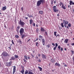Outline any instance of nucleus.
<instances>
[{
  "instance_id": "nucleus-1",
  "label": "nucleus",
  "mask_w": 74,
  "mask_h": 74,
  "mask_svg": "<svg viewBox=\"0 0 74 74\" xmlns=\"http://www.w3.org/2000/svg\"><path fill=\"white\" fill-rule=\"evenodd\" d=\"M45 0H39L37 2V6H40L41 4V3L43 4L44 3H45Z\"/></svg>"
},
{
  "instance_id": "nucleus-2",
  "label": "nucleus",
  "mask_w": 74,
  "mask_h": 74,
  "mask_svg": "<svg viewBox=\"0 0 74 74\" xmlns=\"http://www.w3.org/2000/svg\"><path fill=\"white\" fill-rule=\"evenodd\" d=\"M12 65V61H10L9 62H6L5 66L7 67H10Z\"/></svg>"
},
{
  "instance_id": "nucleus-3",
  "label": "nucleus",
  "mask_w": 74,
  "mask_h": 74,
  "mask_svg": "<svg viewBox=\"0 0 74 74\" xmlns=\"http://www.w3.org/2000/svg\"><path fill=\"white\" fill-rule=\"evenodd\" d=\"M18 24L20 25L21 26H23L25 25V23L24 22L22 21V20H20L18 22Z\"/></svg>"
},
{
  "instance_id": "nucleus-4",
  "label": "nucleus",
  "mask_w": 74,
  "mask_h": 74,
  "mask_svg": "<svg viewBox=\"0 0 74 74\" xmlns=\"http://www.w3.org/2000/svg\"><path fill=\"white\" fill-rule=\"evenodd\" d=\"M63 22L64 24V26H65V27L66 28V25L69 23V22L67 21L64 20H63Z\"/></svg>"
},
{
  "instance_id": "nucleus-5",
  "label": "nucleus",
  "mask_w": 74,
  "mask_h": 74,
  "mask_svg": "<svg viewBox=\"0 0 74 74\" xmlns=\"http://www.w3.org/2000/svg\"><path fill=\"white\" fill-rule=\"evenodd\" d=\"M53 8L54 12H56L59 11V10L56 9V6H54L53 7Z\"/></svg>"
},
{
  "instance_id": "nucleus-6",
  "label": "nucleus",
  "mask_w": 74,
  "mask_h": 74,
  "mask_svg": "<svg viewBox=\"0 0 74 74\" xmlns=\"http://www.w3.org/2000/svg\"><path fill=\"white\" fill-rule=\"evenodd\" d=\"M24 32V29L23 28H21L20 30V33L21 35H22L23 34V33Z\"/></svg>"
},
{
  "instance_id": "nucleus-7",
  "label": "nucleus",
  "mask_w": 74,
  "mask_h": 74,
  "mask_svg": "<svg viewBox=\"0 0 74 74\" xmlns=\"http://www.w3.org/2000/svg\"><path fill=\"white\" fill-rule=\"evenodd\" d=\"M12 67H13V74H15V71H16V66H12Z\"/></svg>"
},
{
  "instance_id": "nucleus-8",
  "label": "nucleus",
  "mask_w": 74,
  "mask_h": 74,
  "mask_svg": "<svg viewBox=\"0 0 74 74\" xmlns=\"http://www.w3.org/2000/svg\"><path fill=\"white\" fill-rule=\"evenodd\" d=\"M21 38L22 39H23V38L25 37H27V36H28V35H27V34H25V35H24V34H22L21 35Z\"/></svg>"
},
{
  "instance_id": "nucleus-9",
  "label": "nucleus",
  "mask_w": 74,
  "mask_h": 74,
  "mask_svg": "<svg viewBox=\"0 0 74 74\" xmlns=\"http://www.w3.org/2000/svg\"><path fill=\"white\" fill-rule=\"evenodd\" d=\"M42 44L43 45H45V40H44V39H42Z\"/></svg>"
},
{
  "instance_id": "nucleus-10",
  "label": "nucleus",
  "mask_w": 74,
  "mask_h": 74,
  "mask_svg": "<svg viewBox=\"0 0 74 74\" xmlns=\"http://www.w3.org/2000/svg\"><path fill=\"white\" fill-rule=\"evenodd\" d=\"M2 55L3 56H8V54L6 52H4L2 53Z\"/></svg>"
},
{
  "instance_id": "nucleus-11",
  "label": "nucleus",
  "mask_w": 74,
  "mask_h": 74,
  "mask_svg": "<svg viewBox=\"0 0 74 74\" xmlns=\"http://www.w3.org/2000/svg\"><path fill=\"white\" fill-rule=\"evenodd\" d=\"M42 59H47V56H46V55L45 54H42Z\"/></svg>"
},
{
  "instance_id": "nucleus-12",
  "label": "nucleus",
  "mask_w": 74,
  "mask_h": 74,
  "mask_svg": "<svg viewBox=\"0 0 74 74\" xmlns=\"http://www.w3.org/2000/svg\"><path fill=\"white\" fill-rule=\"evenodd\" d=\"M70 3V5H74V2H73V1H71V0H70L69 1Z\"/></svg>"
},
{
  "instance_id": "nucleus-13",
  "label": "nucleus",
  "mask_w": 74,
  "mask_h": 74,
  "mask_svg": "<svg viewBox=\"0 0 74 74\" xmlns=\"http://www.w3.org/2000/svg\"><path fill=\"white\" fill-rule=\"evenodd\" d=\"M41 31L42 32H45V29H44V28L41 27Z\"/></svg>"
},
{
  "instance_id": "nucleus-14",
  "label": "nucleus",
  "mask_w": 74,
  "mask_h": 74,
  "mask_svg": "<svg viewBox=\"0 0 74 74\" xmlns=\"http://www.w3.org/2000/svg\"><path fill=\"white\" fill-rule=\"evenodd\" d=\"M69 41V39H67L65 40L64 41V43H66H66H67Z\"/></svg>"
},
{
  "instance_id": "nucleus-15",
  "label": "nucleus",
  "mask_w": 74,
  "mask_h": 74,
  "mask_svg": "<svg viewBox=\"0 0 74 74\" xmlns=\"http://www.w3.org/2000/svg\"><path fill=\"white\" fill-rule=\"evenodd\" d=\"M24 72H25V70H24L23 68L22 70L20 71V72L22 74H24Z\"/></svg>"
},
{
  "instance_id": "nucleus-16",
  "label": "nucleus",
  "mask_w": 74,
  "mask_h": 74,
  "mask_svg": "<svg viewBox=\"0 0 74 74\" xmlns=\"http://www.w3.org/2000/svg\"><path fill=\"white\" fill-rule=\"evenodd\" d=\"M27 42H29V44H30L31 42V39H29L27 41Z\"/></svg>"
},
{
  "instance_id": "nucleus-17",
  "label": "nucleus",
  "mask_w": 74,
  "mask_h": 74,
  "mask_svg": "<svg viewBox=\"0 0 74 74\" xmlns=\"http://www.w3.org/2000/svg\"><path fill=\"white\" fill-rule=\"evenodd\" d=\"M15 59V57L13 56L11 58V59L9 60H14Z\"/></svg>"
},
{
  "instance_id": "nucleus-18",
  "label": "nucleus",
  "mask_w": 74,
  "mask_h": 74,
  "mask_svg": "<svg viewBox=\"0 0 74 74\" xmlns=\"http://www.w3.org/2000/svg\"><path fill=\"white\" fill-rule=\"evenodd\" d=\"M39 14H41V15H42V14H44V12L42 11H39Z\"/></svg>"
},
{
  "instance_id": "nucleus-19",
  "label": "nucleus",
  "mask_w": 74,
  "mask_h": 74,
  "mask_svg": "<svg viewBox=\"0 0 74 74\" xmlns=\"http://www.w3.org/2000/svg\"><path fill=\"white\" fill-rule=\"evenodd\" d=\"M33 20H32V19H31L29 20V22H30V25H32V23H33Z\"/></svg>"
},
{
  "instance_id": "nucleus-20",
  "label": "nucleus",
  "mask_w": 74,
  "mask_h": 74,
  "mask_svg": "<svg viewBox=\"0 0 74 74\" xmlns=\"http://www.w3.org/2000/svg\"><path fill=\"white\" fill-rule=\"evenodd\" d=\"M6 6H5V7H3L2 8V10L3 11H4V10H5L6 9H7V8H6Z\"/></svg>"
},
{
  "instance_id": "nucleus-21",
  "label": "nucleus",
  "mask_w": 74,
  "mask_h": 74,
  "mask_svg": "<svg viewBox=\"0 0 74 74\" xmlns=\"http://www.w3.org/2000/svg\"><path fill=\"white\" fill-rule=\"evenodd\" d=\"M55 60L53 59V58H52L51 60V62H52V63H54L55 62Z\"/></svg>"
},
{
  "instance_id": "nucleus-22",
  "label": "nucleus",
  "mask_w": 74,
  "mask_h": 74,
  "mask_svg": "<svg viewBox=\"0 0 74 74\" xmlns=\"http://www.w3.org/2000/svg\"><path fill=\"white\" fill-rule=\"evenodd\" d=\"M60 25L62 27H64V23H61Z\"/></svg>"
},
{
  "instance_id": "nucleus-23",
  "label": "nucleus",
  "mask_w": 74,
  "mask_h": 74,
  "mask_svg": "<svg viewBox=\"0 0 74 74\" xmlns=\"http://www.w3.org/2000/svg\"><path fill=\"white\" fill-rule=\"evenodd\" d=\"M62 8L64 9V10H66V7H65V6H64V5H62Z\"/></svg>"
},
{
  "instance_id": "nucleus-24",
  "label": "nucleus",
  "mask_w": 74,
  "mask_h": 74,
  "mask_svg": "<svg viewBox=\"0 0 74 74\" xmlns=\"http://www.w3.org/2000/svg\"><path fill=\"white\" fill-rule=\"evenodd\" d=\"M38 68L39 69L40 71H41V70H42V68L40 67V66H38Z\"/></svg>"
},
{
  "instance_id": "nucleus-25",
  "label": "nucleus",
  "mask_w": 74,
  "mask_h": 74,
  "mask_svg": "<svg viewBox=\"0 0 74 74\" xmlns=\"http://www.w3.org/2000/svg\"><path fill=\"white\" fill-rule=\"evenodd\" d=\"M28 74H34L33 73L30 71H29L28 72Z\"/></svg>"
},
{
  "instance_id": "nucleus-26",
  "label": "nucleus",
  "mask_w": 74,
  "mask_h": 74,
  "mask_svg": "<svg viewBox=\"0 0 74 74\" xmlns=\"http://www.w3.org/2000/svg\"><path fill=\"white\" fill-rule=\"evenodd\" d=\"M28 74V71H27V70H26L25 72V74Z\"/></svg>"
},
{
  "instance_id": "nucleus-27",
  "label": "nucleus",
  "mask_w": 74,
  "mask_h": 74,
  "mask_svg": "<svg viewBox=\"0 0 74 74\" xmlns=\"http://www.w3.org/2000/svg\"><path fill=\"white\" fill-rule=\"evenodd\" d=\"M18 40L19 41V43H20V44L21 45L22 44V41H21V39H19Z\"/></svg>"
},
{
  "instance_id": "nucleus-28",
  "label": "nucleus",
  "mask_w": 74,
  "mask_h": 74,
  "mask_svg": "<svg viewBox=\"0 0 74 74\" xmlns=\"http://www.w3.org/2000/svg\"><path fill=\"white\" fill-rule=\"evenodd\" d=\"M60 46L59 45L58 47V50H60Z\"/></svg>"
},
{
  "instance_id": "nucleus-29",
  "label": "nucleus",
  "mask_w": 74,
  "mask_h": 74,
  "mask_svg": "<svg viewBox=\"0 0 74 74\" xmlns=\"http://www.w3.org/2000/svg\"><path fill=\"white\" fill-rule=\"evenodd\" d=\"M39 31V29H38V28H37L36 29V33H38Z\"/></svg>"
},
{
  "instance_id": "nucleus-30",
  "label": "nucleus",
  "mask_w": 74,
  "mask_h": 74,
  "mask_svg": "<svg viewBox=\"0 0 74 74\" xmlns=\"http://www.w3.org/2000/svg\"><path fill=\"white\" fill-rule=\"evenodd\" d=\"M57 38H59V37H60V35L59 34H57V35L56 36Z\"/></svg>"
},
{
  "instance_id": "nucleus-31",
  "label": "nucleus",
  "mask_w": 74,
  "mask_h": 74,
  "mask_svg": "<svg viewBox=\"0 0 74 74\" xmlns=\"http://www.w3.org/2000/svg\"><path fill=\"white\" fill-rule=\"evenodd\" d=\"M57 33V32H54V34L55 36H56V33Z\"/></svg>"
},
{
  "instance_id": "nucleus-32",
  "label": "nucleus",
  "mask_w": 74,
  "mask_h": 74,
  "mask_svg": "<svg viewBox=\"0 0 74 74\" xmlns=\"http://www.w3.org/2000/svg\"><path fill=\"white\" fill-rule=\"evenodd\" d=\"M24 58L26 60H27V57L26 56H25Z\"/></svg>"
},
{
  "instance_id": "nucleus-33",
  "label": "nucleus",
  "mask_w": 74,
  "mask_h": 74,
  "mask_svg": "<svg viewBox=\"0 0 74 74\" xmlns=\"http://www.w3.org/2000/svg\"><path fill=\"white\" fill-rule=\"evenodd\" d=\"M14 56H15V58H19V56L17 55H15Z\"/></svg>"
},
{
  "instance_id": "nucleus-34",
  "label": "nucleus",
  "mask_w": 74,
  "mask_h": 74,
  "mask_svg": "<svg viewBox=\"0 0 74 74\" xmlns=\"http://www.w3.org/2000/svg\"><path fill=\"white\" fill-rule=\"evenodd\" d=\"M68 26H69V27H71V24L69 23L68 25Z\"/></svg>"
},
{
  "instance_id": "nucleus-35",
  "label": "nucleus",
  "mask_w": 74,
  "mask_h": 74,
  "mask_svg": "<svg viewBox=\"0 0 74 74\" xmlns=\"http://www.w3.org/2000/svg\"><path fill=\"white\" fill-rule=\"evenodd\" d=\"M53 1H51V5H53Z\"/></svg>"
},
{
  "instance_id": "nucleus-36",
  "label": "nucleus",
  "mask_w": 74,
  "mask_h": 74,
  "mask_svg": "<svg viewBox=\"0 0 74 74\" xmlns=\"http://www.w3.org/2000/svg\"><path fill=\"white\" fill-rule=\"evenodd\" d=\"M19 36H18V35H15V38H19Z\"/></svg>"
},
{
  "instance_id": "nucleus-37",
  "label": "nucleus",
  "mask_w": 74,
  "mask_h": 74,
  "mask_svg": "<svg viewBox=\"0 0 74 74\" xmlns=\"http://www.w3.org/2000/svg\"><path fill=\"white\" fill-rule=\"evenodd\" d=\"M39 38H43L42 36L41 35H40L39 36Z\"/></svg>"
},
{
  "instance_id": "nucleus-38",
  "label": "nucleus",
  "mask_w": 74,
  "mask_h": 74,
  "mask_svg": "<svg viewBox=\"0 0 74 74\" xmlns=\"http://www.w3.org/2000/svg\"><path fill=\"white\" fill-rule=\"evenodd\" d=\"M31 55L32 58H34V55H33L32 53L31 54Z\"/></svg>"
},
{
  "instance_id": "nucleus-39",
  "label": "nucleus",
  "mask_w": 74,
  "mask_h": 74,
  "mask_svg": "<svg viewBox=\"0 0 74 74\" xmlns=\"http://www.w3.org/2000/svg\"><path fill=\"white\" fill-rule=\"evenodd\" d=\"M55 45H56V46L55 47H57L58 46V43H55Z\"/></svg>"
},
{
  "instance_id": "nucleus-40",
  "label": "nucleus",
  "mask_w": 74,
  "mask_h": 74,
  "mask_svg": "<svg viewBox=\"0 0 74 74\" xmlns=\"http://www.w3.org/2000/svg\"><path fill=\"white\" fill-rule=\"evenodd\" d=\"M56 48H57L56 47H55L53 48V50L55 51V50H56Z\"/></svg>"
},
{
  "instance_id": "nucleus-41",
  "label": "nucleus",
  "mask_w": 74,
  "mask_h": 74,
  "mask_svg": "<svg viewBox=\"0 0 74 74\" xmlns=\"http://www.w3.org/2000/svg\"><path fill=\"white\" fill-rule=\"evenodd\" d=\"M19 29H20V27L19 26H17V29H18V30H19Z\"/></svg>"
},
{
  "instance_id": "nucleus-42",
  "label": "nucleus",
  "mask_w": 74,
  "mask_h": 74,
  "mask_svg": "<svg viewBox=\"0 0 74 74\" xmlns=\"http://www.w3.org/2000/svg\"><path fill=\"white\" fill-rule=\"evenodd\" d=\"M71 52L72 55H73V54H74V51H73V50H71Z\"/></svg>"
},
{
  "instance_id": "nucleus-43",
  "label": "nucleus",
  "mask_w": 74,
  "mask_h": 74,
  "mask_svg": "<svg viewBox=\"0 0 74 74\" xmlns=\"http://www.w3.org/2000/svg\"><path fill=\"white\" fill-rule=\"evenodd\" d=\"M60 4H61L62 5H63V3H62V2H60Z\"/></svg>"
},
{
  "instance_id": "nucleus-44",
  "label": "nucleus",
  "mask_w": 74,
  "mask_h": 74,
  "mask_svg": "<svg viewBox=\"0 0 74 74\" xmlns=\"http://www.w3.org/2000/svg\"><path fill=\"white\" fill-rule=\"evenodd\" d=\"M24 62H25V63H26V62H27V61L26 60H25V59H23Z\"/></svg>"
},
{
  "instance_id": "nucleus-45",
  "label": "nucleus",
  "mask_w": 74,
  "mask_h": 74,
  "mask_svg": "<svg viewBox=\"0 0 74 74\" xmlns=\"http://www.w3.org/2000/svg\"><path fill=\"white\" fill-rule=\"evenodd\" d=\"M31 17L32 18H33V16L32 15H30V16H29V18H31Z\"/></svg>"
},
{
  "instance_id": "nucleus-46",
  "label": "nucleus",
  "mask_w": 74,
  "mask_h": 74,
  "mask_svg": "<svg viewBox=\"0 0 74 74\" xmlns=\"http://www.w3.org/2000/svg\"><path fill=\"white\" fill-rule=\"evenodd\" d=\"M12 44H14V42L13 40H12Z\"/></svg>"
},
{
  "instance_id": "nucleus-47",
  "label": "nucleus",
  "mask_w": 74,
  "mask_h": 74,
  "mask_svg": "<svg viewBox=\"0 0 74 74\" xmlns=\"http://www.w3.org/2000/svg\"><path fill=\"white\" fill-rule=\"evenodd\" d=\"M38 62H41V60L39 59V60H38Z\"/></svg>"
},
{
  "instance_id": "nucleus-48",
  "label": "nucleus",
  "mask_w": 74,
  "mask_h": 74,
  "mask_svg": "<svg viewBox=\"0 0 74 74\" xmlns=\"http://www.w3.org/2000/svg\"><path fill=\"white\" fill-rule=\"evenodd\" d=\"M47 47L48 48H49L50 47V45H47Z\"/></svg>"
},
{
  "instance_id": "nucleus-49",
  "label": "nucleus",
  "mask_w": 74,
  "mask_h": 74,
  "mask_svg": "<svg viewBox=\"0 0 74 74\" xmlns=\"http://www.w3.org/2000/svg\"><path fill=\"white\" fill-rule=\"evenodd\" d=\"M38 40V38H37L36 39V40H35L34 41V42H36V41H37Z\"/></svg>"
},
{
  "instance_id": "nucleus-50",
  "label": "nucleus",
  "mask_w": 74,
  "mask_h": 74,
  "mask_svg": "<svg viewBox=\"0 0 74 74\" xmlns=\"http://www.w3.org/2000/svg\"><path fill=\"white\" fill-rule=\"evenodd\" d=\"M57 66H58V67H60V64H58V63Z\"/></svg>"
},
{
  "instance_id": "nucleus-51",
  "label": "nucleus",
  "mask_w": 74,
  "mask_h": 74,
  "mask_svg": "<svg viewBox=\"0 0 74 74\" xmlns=\"http://www.w3.org/2000/svg\"><path fill=\"white\" fill-rule=\"evenodd\" d=\"M58 63L56 62V63L55 64V66H58Z\"/></svg>"
},
{
  "instance_id": "nucleus-52",
  "label": "nucleus",
  "mask_w": 74,
  "mask_h": 74,
  "mask_svg": "<svg viewBox=\"0 0 74 74\" xmlns=\"http://www.w3.org/2000/svg\"><path fill=\"white\" fill-rule=\"evenodd\" d=\"M52 45H53V46H55V43H52Z\"/></svg>"
},
{
  "instance_id": "nucleus-53",
  "label": "nucleus",
  "mask_w": 74,
  "mask_h": 74,
  "mask_svg": "<svg viewBox=\"0 0 74 74\" xmlns=\"http://www.w3.org/2000/svg\"><path fill=\"white\" fill-rule=\"evenodd\" d=\"M38 57H40V56H41V55L40 54H38Z\"/></svg>"
},
{
  "instance_id": "nucleus-54",
  "label": "nucleus",
  "mask_w": 74,
  "mask_h": 74,
  "mask_svg": "<svg viewBox=\"0 0 74 74\" xmlns=\"http://www.w3.org/2000/svg\"><path fill=\"white\" fill-rule=\"evenodd\" d=\"M63 49L62 47L61 48V51H63Z\"/></svg>"
},
{
  "instance_id": "nucleus-55",
  "label": "nucleus",
  "mask_w": 74,
  "mask_h": 74,
  "mask_svg": "<svg viewBox=\"0 0 74 74\" xmlns=\"http://www.w3.org/2000/svg\"><path fill=\"white\" fill-rule=\"evenodd\" d=\"M64 67H67V64H65L64 65Z\"/></svg>"
},
{
  "instance_id": "nucleus-56",
  "label": "nucleus",
  "mask_w": 74,
  "mask_h": 74,
  "mask_svg": "<svg viewBox=\"0 0 74 74\" xmlns=\"http://www.w3.org/2000/svg\"><path fill=\"white\" fill-rule=\"evenodd\" d=\"M71 45L73 46L74 45V43H72L71 44Z\"/></svg>"
},
{
  "instance_id": "nucleus-57",
  "label": "nucleus",
  "mask_w": 74,
  "mask_h": 74,
  "mask_svg": "<svg viewBox=\"0 0 74 74\" xmlns=\"http://www.w3.org/2000/svg\"><path fill=\"white\" fill-rule=\"evenodd\" d=\"M33 25H34V26H35V25H36V24L34 23L33 24Z\"/></svg>"
},
{
  "instance_id": "nucleus-58",
  "label": "nucleus",
  "mask_w": 74,
  "mask_h": 74,
  "mask_svg": "<svg viewBox=\"0 0 74 74\" xmlns=\"http://www.w3.org/2000/svg\"><path fill=\"white\" fill-rule=\"evenodd\" d=\"M45 33L46 35H47V32H45Z\"/></svg>"
},
{
  "instance_id": "nucleus-59",
  "label": "nucleus",
  "mask_w": 74,
  "mask_h": 74,
  "mask_svg": "<svg viewBox=\"0 0 74 74\" xmlns=\"http://www.w3.org/2000/svg\"><path fill=\"white\" fill-rule=\"evenodd\" d=\"M66 27H67V29H69V27L68 26H67Z\"/></svg>"
},
{
  "instance_id": "nucleus-60",
  "label": "nucleus",
  "mask_w": 74,
  "mask_h": 74,
  "mask_svg": "<svg viewBox=\"0 0 74 74\" xmlns=\"http://www.w3.org/2000/svg\"><path fill=\"white\" fill-rule=\"evenodd\" d=\"M25 19H28V18L27 17H25Z\"/></svg>"
},
{
  "instance_id": "nucleus-61",
  "label": "nucleus",
  "mask_w": 74,
  "mask_h": 74,
  "mask_svg": "<svg viewBox=\"0 0 74 74\" xmlns=\"http://www.w3.org/2000/svg\"><path fill=\"white\" fill-rule=\"evenodd\" d=\"M16 31L17 32H19V29H17L16 30Z\"/></svg>"
},
{
  "instance_id": "nucleus-62",
  "label": "nucleus",
  "mask_w": 74,
  "mask_h": 74,
  "mask_svg": "<svg viewBox=\"0 0 74 74\" xmlns=\"http://www.w3.org/2000/svg\"><path fill=\"white\" fill-rule=\"evenodd\" d=\"M54 4H56V1H55L54 2Z\"/></svg>"
},
{
  "instance_id": "nucleus-63",
  "label": "nucleus",
  "mask_w": 74,
  "mask_h": 74,
  "mask_svg": "<svg viewBox=\"0 0 74 74\" xmlns=\"http://www.w3.org/2000/svg\"><path fill=\"white\" fill-rule=\"evenodd\" d=\"M4 27H5V28H7V26H5V25H4Z\"/></svg>"
},
{
  "instance_id": "nucleus-64",
  "label": "nucleus",
  "mask_w": 74,
  "mask_h": 74,
  "mask_svg": "<svg viewBox=\"0 0 74 74\" xmlns=\"http://www.w3.org/2000/svg\"><path fill=\"white\" fill-rule=\"evenodd\" d=\"M21 9L22 11H23V7L21 8Z\"/></svg>"
}]
</instances>
